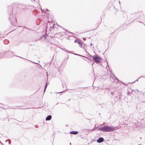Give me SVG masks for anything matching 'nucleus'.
Returning a JSON list of instances; mask_svg holds the SVG:
<instances>
[{
    "label": "nucleus",
    "mask_w": 145,
    "mask_h": 145,
    "mask_svg": "<svg viewBox=\"0 0 145 145\" xmlns=\"http://www.w3.org/2000/svg\"><path fill=\"white\" fill-rule=\"evenodd\" d=\"M82 57H84V58H86V57H84V56H82Z\"/></svg>",
    "instance_id": "obj_20"
},
{
    "label": "nucleus",
    "mask_w": 145,
    "mask_h": 145,
    "mask_svg": "<svg viewBox=\"0 0 145 145\" xmlns=\"http://www.w3.org/2000/svg\"><path fill=\"white\" fill-rule=\"evenodd\" d=\"M16 56V57H17V56ZM18 57H19V56H18Z\"/></svg>",
    "instance_id": "obj_22"
},
{
    "label": "nucleus",
    "mask_w": 145,
    "mask_h": 145,
    "mask_svg": "<svg viewBox=\"0 0 145 145\" xmlns=\"http://www.w3.org/2000/svg\"><path fill=\"white\" fill-rule=\"evenodd\" d=\"M70 145H71V143H70Z\"/></svg>",
    "instance_id": "obj_21"
},
{
    "label": "nucleus",
    "mask_w": 145,
    "mask_h": 145,
    "mask_svg": "<svg viewBox=\"0 0 145 145\" xmlns=\"http://www.w3.org/2000/svg\"><path fill=\"white\" fill-rule=\"evenodd\" d=\"M93 130H94L93 129L91 130H90L89 129H85L83 130V131L84 132L85 134H87L89 133V131H93Z\"/></svg>",
    "instance_id": "obj_5"
},
{
    "label": "nucleus",
    "mask_w": 145,
    "mask_h": 145,
    "mask_svg": "<svg viewBox=\"0 0 145 145\" xmlns=\"http://www.w3.org/2000/svg\"><path fill=\"white\" fill-rule=\"evenodd\" d=\"M64 30L65 31V33H67V32H68V33H68V32L67 31V30H65V29H64Z\"/></svg>",
    "instance_id": "obj_16"
},
{
    "label": "nucleus",
    "mask_w": 145,
    "mask_h": 145,
    "mask_svg": "<svg viewBox=\"0 0 145 145\" xmlns=\"http://www.w3.org/2000/svg\"><path fill=\"white\" fill-rule=\"evenodd\" d=\"M111 81H113V80H112V79H111Z\"/></svg>",
    "instance_id": "obj_23"
},
{
    "label": "nucleus",
    "mask_w": 145,
    "mask_h": 145,
    "mask_svg": "<svg viewBox=\"0 0 145 145\" xmlns=\"http://www.w3.org/2000/svg\"><path fill=\"white\" fill-rule=\"evenodd\" d=\"M83 49L84 51H86V50L85 48H83Z\"/></svg>",
    "instance_id": "obj_15"
},
{
    "label": "nucleus",
    "mask_w": 145,
    "mask_h": 145,
    "mask_svg": "<svg viewBox=\"0 0 145 145\" xmlns=\"http://www.w3.org/2000/svg\"><path fill=\"white\" fill-rule=\"evenodd\" d=\"M70 133L73 135H76L78 133V132L77 131H71L69 132Z\"/></svg>",
    "instance_id": "obj_9"
},
{
    "label": "nucleus",
    "mask_w": 145,
    "mask_h": 145,
    "mask_svg": "<svg viewBox=\"0 0 145 145\" xmlns=\"http://www.w3.org/2000/svg\"><path fill=\"white\" fill-rule=\"evenodd\" d=\"M106 65H108V62H106Z\"/></svg>",
    "instance_id": "obj_19"
},
{
    "label": "nucleus",
    "mask_w": 145,
    "mask_h": 145,
    "mask_svg": "<svg viewBox=\"0 0 145 145\" xmlns=\"http://www.w3.org/2000/svg\"><path fill=\"white\" fill-rule=\"evenodd\" d=\"M113 77L112 78V79L114 80L113 81L114 82H115L116 83L118 82V80L117 78H116V77L114 76L113 75Z\"/></svg>",
    "instance_id": "obj_6"
},
{
    "label": "nucleus",
    "mask_w": 145,
    "mask_h": 145,
    "mask_svg": "<svg viewBox=\"0 0 145 145\" xmlns=\"http://www.w3.org/2000/svg\"><path fill=\"white\" fill-rule=\"evenodd\" d=\"M116 129V127L113 126H105L99 128V129L105 132H110L115 131Z\"/></svg>",
    "instance_id": "obj_1"
},
{
    "label": "nucleus",
    "mask_w": 145,
    "mask_h": 145,
    "mask_svg": "<svg viewBox=\"0 0 145 145\" xmlns=\"http://www.w3.org/2000/svg\"><path fill=\"white\" fill-rule=\"evenodd\" d=\"M14 52H12L11 51H8L7 52V53L8 54L9 56H11L12 55L14 54Z\"/></svg>",
    "instance_id": "obj_10"
},
{
    "label": "nucleus",
    "mask_w": 145,
    "mask_h": 145,
    "mask_svg": "<svg viewBox=\"0 0 145 145\" xmlns=\"http://www.w3.org/2000/svg\"><path fill=\"white\" fill-rule=\"evenodd\" d=\"M74 42L77 43L79 44V46L80 47H82V42H81L80 40L78 39L75 40L74 41Z\"/></svg>",
    "instance_id": "obj_4"
},
{
    "label": "nucleus",
    "mask_w": 145,
    "mask_h": 145,
    "mask_svg": "<svg viewBox=\"0 0 145 145\" xmlns=\"http://www.w3.org/2000/svg\"><path fill=\"white\" fill-rule=\"evenodd\" d=\"M47 83H46V85L45 86V88H44V92L45 91L46 88L47 87Z\"/></svg>",
    "instance_id": "obj_11"
},
{
    "label": "nucleus",
    "mask_w": 145,
    "mask_h": 145,
    "mask_svg": "<svg viewBox=\"0 0 145 145\" xmlns=\"http://www.w3.org/2000/svg\"><path fill=\"white\" fill-rule=\"evenodd\" d=\"M86 39L85 38H84L83 39V40H85Z\"/></svg>",
    "instance_id": "obj_17"
},
{
    "label": "nucleus",
    "mask_w": 145,
    "mask_h": 145,
    "mask_svg": "<svg viewBox=\"0 0 145 145\" xmlns=\"http://www.w3.org/2000/svg\"><path fill=\"white\" fill-rule=\"evenodd\" d=\"M7 141H8L9 144H10L11 142H10L8 140H6V142H7Z\"/></svg>",
    "instance_id": "obj_13"
},
{
    "label": "nucleus",
    "mask_w": 145,
    "mask_h": 145,
    "mask_svg": "<svg viewBox=\"0 0 145 145\" xmlns=\"http://www.w3.org/2000/svg\"><path fill=\"white\" fill-rule=\"evenodd\" d=\"M52 118V116L51 115H49L48 116L46 119V121H49V120H50Z\"/></svg>",
    "instance_id": "obj_8"
},
{
    "label": "nucleus",
    "mask_w": 145,
    "mask_h": 145,
    "mask_svg": "<svg viewBox=\"0 0 145 145\" xmlns=\"http://www.w3.org/2000/svg\"><path fill=\"white\" fill-rule=\"evenodd\" d=\"M104 141V139L102 137L100 138L98 140H97V142L98 143H101L103 142Z\"/></svg>",
    "instance_id": "obj_7"
},
{
    "label": "nucleus",
    "mask_w": 145,
    "mask_h": 145,
    "mask_svg": "<svg viewBox=\"0 0 145 145\" xmlns=\"http://www.w3.org/2000/svg\"><path fill=\"white\" fill-rule=\"evenodd\" d=\"M5 41H8V40H4V43H5Z\"/></svg>",
    "instance_id": "obj_18"
},
{
    "label": "nucleus",
    "mask_w": 145,
    "mask_h": 145,
    "mask_svg": "<svg viewBox=\"0 0 145 145\" xmlns=\"http://www.w3.org/2000/svg\"><path fill=\"white\" fill-rule=\"evenodd\" d=\"M73 54L75 55H78V56H82V55H79V54H75V53H73Z\"/></svg>",
    "instance_id": "obj_12"
},
{
    "label": "nucleus",
    "mask_w": 145,
    "mask_h": 145,
    "mask_svg": "<svg viewBox=\"0 0 145 145\" xmlns=\"http://www.w3.org/2000/svg\"><path fill=\"white\" fill-rule=\"evenodd\" d=\"M95 62L96 63H99L101 61L100 57L98 56L95 55L93 57Z\"/></svg>",
    "instance_id": "obj_2"
},
{
    "label": "nucleus",
    "mask_w": 145,
    "mask_h": 145,
    "mask_svg": "<svg viewBox=\"0 0 145 145\" xmlns=\"http://www.w3.org/2000/svg\"><path fill=\"white\" fill-rule=\"evenodd\" d=\"M0 142H1V141H0Z\"/></svg>",
    "instance_id": "obj_24"
},
{
    "label": "nucleus",
    "mask_w": 145,
    "mask_h": 145,
    "mask_svg": "<svg viewBox=\"0 0 145 145\" xmlns=\"http://www.w3.org/2000/svg\"><path fill=\"white\" fill-rule=\"evenodd\" d=\"M52 29H51L52 31L54 32L53 33L55 35L57 34L58 33H59L58 31V28H57L55 27L54 26H53L52 27Z\"/></svg>",
    "instance_id": "obj_3"
},
{
    "label": "nucleus",
    "mask_w": 145,
    "mask_h": 145,
    "mask_svg": "<svg viewBox=\"0 0 145 145\" xmlns=\"http://www.w3.org/2000/svg\"><path fill=\"white\" fill-rule=\"evenodd\" d=\"M70 34H71L70 35H71V36H72L73 35V34L72 33H70Z\"/></svg>",
    "instance_id": "obj_14"
}]
</instances>
